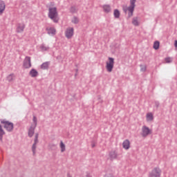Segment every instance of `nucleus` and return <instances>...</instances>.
Here are the masks:
<instances>
[{
    "label": "nucleus",
    "instance_id": "1",
    "mask_svg": "<svg viewBox=\"0 0 177 177\" xmlns=\"http://www.w3.org/2000/svg\"><path fill=\"white\" fill-rule=\"evenodd\" d=\"M48 17L53 20L54 23H59V13L56 7H50L48 8Z\"/></svg>",
    "mask_w": 177,
    "mask_h": 177
},
{
    "label": "nucleus",
    "instance_id": "2",
    "mask_svg": "<svg viewBox=\"0 0 177 177\" xmlns=\"http://www.w3.org/2000/svg\"><path fill=\"white\" fill-rule=\"evenodd\" d=\"M135 3H136V0H130V6L125 7L123 8L124 13H127V11L129 12V17L133 16V10H135Z\"/></svg>",
    "mask_w": 177,
    "mask_h": 177
},
{
    "label": "nucleus",
    "instance_id": "3",
    "mask_svg": "<svg viewBox=\"0 0 177 177\" xmlns=\"http://www.w3.org/2000/svg\"><path fill=\"white\" fill-rule=\"evenodd\" d=\"M148 177H161V169H159V167L153 168L151 171L149 172Z\"/></svg>",
    "mask_w": 177,
    "mask_h": 177
},
{
    "label": "nucleus",
    "instance_id": "4",
    "mask_svg": "<svg viewBox=\"0 0 177 177\" xmlns=\"http://www.w3.org/2000/svg\"><path fill=\"white\" fill-rule=\"evenodd\" d=\"M1 122L3 124L4 128L8 132H12L13 131V123L5 120H1Z\"/></svg>",
    "mask_w": 177,
    "mask_h": 177
},
{
    "label": "nucleus",
    "instance_id": "5",
    "mask_svg": "<svg viewBox=\"0 0 177 177\" xmlns=\"http://www.w3.org/2000/svg\"><path fill=\"white\" fill-rule=\"evenodd\" d=\"M106 68L109 73L113 71V68H114V58L109 57V62H106Z\"/></svg>",
    "mask_w": 177,
    "mask_h": 177
},
{
    "label": "nucleus",
    "instance_id": "6",
    "mask_svg": "<svg viewBox=\"0 0 177 177\" xmlns=\"http://www.w3.org/2000/svg\"><path fill=\"white\" fill-rule=\"evenodd\" d=\"M151 129H149L147 126H142L141 131V136L142 138H147V136H149V135H151Z\"/></svg>",
    "mask_w": 177,
    "mask_h": 177
},
{
    "label": "nucleus",
    "instance_id": "7",
    "mask_svg": "<svg viewBox=\"0 0 177 177\" xmlns=\"http://www.w3.org/2000/svg\"><path fill=\"white\" fill-rule=\"evenodd\" d=\"M74 35V28L69 27L65 31V36L68 39H71Z\"/></svg>",
    "mask_w": 177,
    "mask_h": 177
},
{
    "label": "nucleus",
    "instance_id": "8",
    "mask_svg": "<svg viewBox=\"0 0 177 177\" xmlns=\"http://www.w3.org/2000/svg\"><path fill=\"white\" fill-rule=\"evenodd\" d=\"M24 68H30L31 67V57H26L24 60Z\"/></svg>",
    "mask_w": 177,
    "mask_h": 177
},
{
    "label": "nucleus",
    "instance_id": "9",
    "mask_svg": "<svg viewBox=\"0 0 177 177\" xmlns=\"http://www.w3.org/2000/svg\"><path fill=\"white\" fill-rule=\"evenodd\" d=\"M37 127L35 126L31 125L28 130V136L29 138H32L34 136V133H35V129Z\"/></svg>",
    "mask_w": 177,
    "mask_h": 177
},
{
    "label": "nucleus",
    "instance_id": "10",
    "mask_svg": "<svg viewBox=\"0 0 177 177\" xmlns=\"http://www.w3.org/2000/svg\"><path fill=\"white\" fill-rule=\"evenodd\" d=\"M46 31L48 35H52V36L56 35V29L53 27L46 28Z\"/></svg>",
    "mask_w": 177,
    "mask_h": 177
},
{
    "label": "nucleus",
    "instance_id": "11",
    "mask_svg": "<svg viewBox=\"0 0 177 177\" xmlns=\"http://www.w3.org/2000/svg\"><path fill=\"white\" fill-rule=\"evenodd\" d=\"M26 28V25L24 24H19L17 27V32L21 33L23 31H24V29Z\"/></svg>",
    "mask_w": 177,
    "mask_h": 177
},
{
    "label": "nucleus",
    "instance_id": "12",
    "mask_svg": "<svg viewBox=\"0 0 177 177\" xmlns=\"http://www.w3.org/2000/svg\"><path fill=\"white\" fill-rule=\"evenodd\" d=\"M118 156V153L115 151H111V152H109V158L111 161H113V160H115Z\"/></svg>",
    "mask_w": 177,
    "mask_h": 177
},
{
    "label": "nucleus",
    "instance_id": "13",
    "mask_svg": "<svg viewBox=\"0 0 177 177\" xmlns=\"http://www.w3.org/2000/svg\"><path fill=\"white\" fill-rule=\"evenodd\" d=\"M123 149L125 150H129V147H131V142L129 140H125L122 143Z\"/></svg>",
    "mask_w": 177,
    "mask_h": 177
},
{
    "label": "nucleus",
    "instance_id": "14",
    "mask_svg": "<svg viewBox=\"0 0 177 177\" xmlns=\"http://www.w3.org/2000/svg\"><path fill=\"white\" fill-rule=\"evenodd\" d=\"M29 75H30L32 78H35V77H38V71L34 68H32L29 72Z\"/></svg>",
    "mask_w": 177,
    "mask_h": 177
},
{
    "label": "nucleus",
    "instance_id": "15",
    "mask_svg": "<svg viewBox=\"0 0 177 177\" xmlns=\"http://www.w3.org/2000/svg\"><path fill=\"white\" fill-rule=\"evenodd\" d=\"M6 6L5 5V2L2 0H0V16L3 13Z\"/></svg>",
    "mask_w": 177,
    "mask_h": 177
},
{
    "label": "nucleus",
    "instance_id": "16",
    "mask_svg": "<svg viewBox=\"0 0 177 177\" xmlns=\"http://www.w3.org/2000/svg\"><path fill=\"white\" fill-rule=\"evenodd\" d=\"M50 64V62H46L43 63L41 65V70H48V68H49Z\"/></svg>",
    "mask_w": 177,
    "mask_h": 177
},
{
    "label": "nucleus",
    "instance_id": "17",
    "mask_svg": "<svg viewBox=\"0 0 177 177\" xmlns=\"http://www.w3.org/2000/svg\"><path fill=\"white\" fill-rule=\"evenodd\" d=\"M103 9L105 13H110L111 12V7L109 5L103 6Z\"/></svg>",
    "mask_w": 177,
    "mask_h": 177
},
{
    "label": "nucleus",
    "instance_id": "18",
    "mask_svg": "<svg viewBox=\"0 0 177 177\" xmlns=\"http://www.w3.org/2000/svg\"><path fill=\"white\" fill-rule=\"evenodd\" d=\"M132 24L136 27H138V26H139V18L137 17H133L132 20Z\"/></svg>",
    "mask_w": 177,
    "mask_h": 177
},
{
    "label": "nucleus",
    "instance_id": "19",
    "mask_svg": "<svg viewBox=\"0 0 177 177\" xmlns=\"http://www.w3.org/2000/svg\"><path fill=\"white\" fill-rule=\"evenodd\" d=\"M5 134V131L2 129V126L0 124V142H2V139H3V136Z\"/></svg>",
    "mask_w": 177,
    "mask_h": 177
},
{
    "label": "nucleus",
    "instance_id": "20",
    "mask_svg": "<svg viewBox=\"0 0 177 177\" xmlns=\"http://www.w3.org/2000/svg\"><path fill=\"white\" fill-rule=\"evenodd\" d=\"M40 49L41 52H46V50H49V46H46L44 44L40 46Z\"/></svg>",
    "mask_w": 177,
    "mask_h": 177
},
{
    "label": "nucleus",
    "instance_id": "21",
    "mask_svg": "<svg viewBox=\"0 0 177 177\" xmlns=\"http://www.w3.org/2000/svg\"><path fill=\"white\" fill-rule=\"evenodd\" d=\"M153 113H147V121H153Z\"/></svg>",
    "mask_w": 177,
    "mask_h": 177
},
{
    "label": "nucleus",
    "instance_id": "22",
    "mask_svg": "<svg viewBox=\"0 0 177 177\" xmlns=\"http://www.w3.org/2000/svg\"><path fill=\"white\" fill-rule=\"evenodd\" d=\"M59 147L61 149L62 153H64V151H66V145H64V143H63V141L60 142Z\"/></svg>",
    "mask_w": 177,
    "mask_h": 177
},
{
    "label": "nucleus",
    "instance_id": "23",
    "mask_svg": "<svg viewBox=\"0 0 177 177\" xmlns=\"http://www.w3.org/2000/svg\"><path fill=\"white\" fill-rule=\"evenodd\" d=\"M113 15L115 19H120V10H118V9L114 10Z\"/></svg>",
    "mask_w": 177,
    "mask_h": 177
},
{
    "label": "nucleus",
    "instance_id": "24",
    "mask_svg": "<svg viewBox=\"0 0 177 177\" xmlns=\"http://www.w3.org/2000/svg\"><path fill=\"white\" fill-rule=\"evenodd\" d=\"M14 77L15 75L13 73L10 74L8 76H7V81H8V82H12V81H13Z\"/></svg>",
    "mask_w": 177,
    "mask_h": 177
},
{
    "label": "nucleus",
    "instance_id": "25",
    "mask_svg": "<svg viewBox=\"0 0 177 177\" xmlns=\"http://www.w3.org/2000/svg\"><path fill=\"white\" fill-rule=\"evenodd\" d=\"M71 21L73 23V24H78V23H80V19L77 17H73Z\"/></svg>",
    "mask_w": 177,
    "mask_h": 177
},
{
    "label": "nucleus",
    "instance_id": "26",
    "mask_svg": "<svg viewBox=\"0 0 177 177\" xmlns=\"http://www.w3.org/2000/svg\"><path fill=\"white\" fill-rule=\"evenodd\" d=\"M160 48V42L158 41H156L153 44V49L157 50Z\"/></svg>",
    "mask_w": 177,
    "mask_h": 177
},
{
    "label": "nucleus",
    "instance_id": "27",
    "mask_svg": "<svg viewBox=\"0 0 177 177\" xmlns=\"http://www.w3.org/2000/svg\"><path fill=\"white\" fill-rule=\"evenodd\" d=\"M37 149V144L33 143L32 146V151L33 153V155H35V150Z\"/></svg>",
    "mask_w": 177,
    "mask_h": 177
},
{
    "label": "nucleus",
    "instance_id": "28",
    "mask_svg": "<svg viewBox=\"0 0 177 177\" xmlns=\"http://www.w3.org/2000/svg\"><path fill=\"white\" fill-rule=\"evenodd\" d=\"M71 13H77V8L75 6H72L70 8Z\"/></svg>",
    "mask_w": 177,
    "mask_h": 177
},
{
    "label": "nucleus",
    "instance_id": "29",
    "mask_svg": "<svg viewBox=\"0 0 177 177\" xmlns=\"http://www.w3.org/2000/svg\"><path fill=\"white\" fill-rule=\"evenodd\" d=\"M140 71H142V73H145V71H146L147 70V67H146V65H140Z\"/></svg>",
    "mask_w": 177,
    "mask_h": 177
},
{
    "label": "nucleus",
    "instance_id": "30",
    "mask_svg": "<svg viewBox=\"0 0 177 177\" xmlns=\"http://www.w3.org/2000/svg\"><path fill=\"white\" fill-rule=\"evenodd\" d=\"M38 136H39V134L38 133H37L35 136V140H34V143H35L36 145H37L38 143Z\"/></svg>",
    "mask_w": 177,
    "mask_h": 177
},
{
    "label": "nucleus",
    "instance_id": "31",
    "mask_svg": "<svg viewBox=\"0 0 177 177\" xmlns=\"http://www.w3.org/2000/svg\"><path fill=\"white\" fill-rule=\"evenodd\" d=\"M165 60L166 63H172V58L171 57H166Z\"/></svg>",
    "mask_w": 177,
    "mask_h": 177
},
{
    "label": "nucleus",
    "instance_id": "32",
    "mask_svg": "<svg viewBox=\"0 0 177 177\" xmlns=\"http://www.w3.org/2000/svg\"><path fill=\"white\" fill-rule=\"evenodd\" d=\"M33 122H34V124H32L33 127H37V117L35 116H33Z\"/></svg>",
    "mask_w": 177,
    "mask_h": 177
},
{
    "label": "nucleus",
    "instance_id": "33",
    "mask_svg": "<svg viewBox=\"0 0 177 177\" xmlns=\"http://www.w3.org/2000/svg\"><path fill=\"white\" fill-rule=\"evenodd\" d=\"M155 106L156 107V109H158V107H160V102H155Z\"/></svg>",
    "mask_w": 177,
    "mask_h": 177
},
{
    "label": "nucleus",
    "instance_id": "34",
    "mask_svg": "<svg viewBox=\"0 0 177 177\" xmlns=\"http://www.w3.org/2000/svg\"><path fill=\"white\" fill-rule=\"evenodd\" d=\"M174 46L175 48H177V40H175L174 41Z\"/></svg>",
    "mask_w": 177,
    "mask_h": 177
},
{
    "label": "nucleus",
    "instance_id": "35",
    "mask_svg": "<svg viewBox=\"0 0 177 177\" xmlns=\"http://www.w3.org/2000/svg\"><path fill=\"white\" fill-rule=\"evenodd\" d=\"M105 177H113V174H110L109 176L107 175V174H106V175H105Z\"/></svg>",
    "mask_w": 177,
    "mask_h": 177
},
{
    "label": "nucleus",
    "instance_id": "36",
    "mask_svg": "<svg viewBox=\"0 0 177 177\" xmlns=\"http://www.w3.org/2000/svg\"><path fill=\"white\" fill-rule=\"evenodd\" d=\"M95 143H92V144H91V147L93 148V147H95Z\"/></svg>",
    "mask_w": 177,
    "mask_h": 177
},
{
    "label": "nucleus",
    "instance_id": "37",
    "mask_svg": "<svg viewBox=\"0 0 177 177\" xmlns=\"http://www.w3.org/2000/svg\"><path fill=\"white\" fill-rule=\"evenodd\" d=\"M51 146H52L53 147H56V145H55V144H53Z\"/></svg>",
    "mask_w": 177,
    "mask_h": 177
},
{
    "label": "nucleus",
    "instance_id": "38",
    "mask_svg": "<svg viewBox=\"0 0 177 177\" xmlns=\"http://www.w3.org/2000/svg\"><path fill=\"white\" fill-rule=\"evenodd\" d=\"M86 177H91V176L89 174H87Z\"/></svg>",
    "mask_w": 177,
    "mask_h": 177
}]
</instances>
